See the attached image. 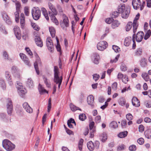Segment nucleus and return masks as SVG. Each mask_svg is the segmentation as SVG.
I'll list each match as a JSON object with an SVG mask.
<instances>
[{
    "instance_id": "32",
    "label": "nucleus",
    "mask_w": 151,
    "mask_h": 151,
    "mask_svg": "<svg viewBox=\"0 0 151 151\" xmlns=\"http://www.w3.org/2000/svg\"><path fill=\"white\" fill-rule=\"evenodd\" d=\"M43 78L44 83L46 84L47 87L48 88H50L51 87L50 83V82H49L48 81L47 78L44 76H43Z\"/></svg>"
},
{
    "instance_id": "6",
    "label": "nucleus",
    "mask_w": 151,
    "mask_h": 151,
    "mask_svg": "<svg viewBox=\"0 0 151 151\" xmlns=\"http://www.w3.org/2000/svg\"><path fill=\"white\" fill-rule=\"evenodd\" d=\"M34 36H35V40L37 45L40 47L43 46L42 42L40 37L39 35L36 33L34 32Z\"/></svg>"
},
{
    "instance_id": "41",
    "label": "nucleus",
    "mask_w": 151,
    "mask_h": 151,
    "mask_svg": "<svg viewBox=\"0 0 151 151\" xmlns=\"http://www.w3.org/2000/svg\"><path fill=\"white\" fill-rule=\"evenodd\" d=\"M142 50L141 48L137 49L135 52V55L137 56H139L142 55Z\"/></svg>"
},
{
    "instance_id": "44",
    "label": "nucleus",
    "mask_w": 151,
    "mask_h": 151,
    "mask_svg": "<svg viewBox=\"0 0 151 151\" xmlns=\"http://www.w3.org/2000/svg\"><path fill=\"white\" fill-rule=\"evenodd\" d=\"M151 34V31L150 29L148 30L146 33L144 39L145 40H147L150 36Z\"/></svg>"
},
{
    "instance_id": "25",
    "label": "nucleus",
    "mask_w": 151,
    "mask_h": 151,
    "mask_svg": "<svg viewBox=\"0 0 151 151\" xmlns=\"http://www.w3.org/2000/svg\"><path fill=\"white\" fill-rule=\"evenodd\" d=\"M27 86L30 88H32L34 86L33 81L31 78H28L27 81Z\"/></svg>"
},
{
    "instance_id": "63",
    "label": "nucleus",
    "mask_w": 151,
    "mask_h": 151,
    "mask_svg": "<svg viewBox=\"0 0 151 151\" xmlns=\"http://www.w3.org/2000/svg\"><path fill=\"white\" fill-rule=\"evenodd\" d=\"M32 26L35 30L37 31H38L40 29V28L35 24H32Z\"/></svg>"
},
{
    "instance_id": "2",
    "label": "nucleus",
    "mask_w": 151,
    "mask_h": 151,
    "mask_svg": "<svg viewBox=\"0 0 151 151\" xmlns=\"http://www.w3.org/2000/svg\"><path fill=\"white\" fill-rule=\"evenodd\" d=\"M118 11L119 13L122 14V17L124 19L127 18L129 16L130 10L125 7V4H123L119 5Z\"/></svg>"
},
{
    "instance_id": "4",
    "label": "nucleus",
    "mask_w": 151,
    "mask_h": 151,
    "mask_svg": "<svg viewBox=\"0 0 151 151\" xmlns=\"http://www.w3.org/2000/svg\"><path fill=\"white\" fill-rule=\"evenodd\" d=\"M32 14L33 18L35 20H38L41 16V11L37 7H34L32 10Z\"/></svg>"
},
{
    "instance_id": "21",
    "label": "nucleus",
    "mask_w": 151,
    "mask_h": 151,
    "mask_svg": "<svg viewBox=\"0 0 151 151\" xmlns=\"http://www.w3.org/2000/svg\"><path fill=\"white\" fill-rule=\"evenodd\" d=\"M48 6L49 8L51 11V12H51L53 14H54L55 15H57V12L52 4L51 3H48Z\"/></svg>"
},
{
    "instance_id": "15",
    "label": "nucleus",
    "mask_w": 151,
    "mask_h": 151,
    "mask_svg": "<svg viewBox=\"0 0 151 151\" xmlns=\"http://www.w3.org/2000/svg\"><path fill=\"white\" fill-rule=\"evenodd\" d=\"M19 56L23 60L26 64L28 66H30L31 65V64L29 59L25 55L22 53H20Z\"/></svg>"
},
{
    "instance_id": "43",
    "label": "nucleus",
    "mask_w": 151,
    "mask_h": 151,
    "mask_svg": "<svg viewBox=\"0 0 151 151\" xmlns=\"http://www.w3.org/2000/svg\"><path fill=\"white\" fill-rule=\"evenodd\" d=\"M132 22H128L126 27V30L127 31H129L132 27Z\"/></svg>"
},
{
    "instance_id": "24",
    "label": "nucleus",
    "mask_w": 151,
    "mask_h": 151,
    "mask_svg": "<svg viewBox=\"0 0 151 151\" xmlns=\"http://www.w3.org/2000/svg\"><path fill=\"white\" fill-rule=\"evenodd\" d=\"M132 41V38L131 37H128L126 38L125 39L124 44L126 46H129Z\"/></svg>"
},
{
    "instance_id": "9",
    "label": "nucleus",
    "mask_w": 151,
    "mask_h": 151,
    "mask_svg": "<svg viewBox=\"0 0 151 151\" xmlns=\"http://www.w3.org/2000/svg\"><path fill=\"white\" fill-rule=\"evenodd\" d=\"M52 40L50 37H48L46 40V45L48 49L51 52H53L54 49V46L51 42Z\"/></svg>"
},
{
    "instance_id": "47",
    "label": "nucleus",
    "mask_w": 151,
    "mask_h": 151,
    "mask_svg": "<svg viewBox=\"0 0 151 151\" xmlns=\"http://www.w3.org/2000/svg\"><path fill=\"white\" fill-rule=\"evenodd\" d=\"M79 118L80 120L83 121L86 118V116L85 114H82L79 115Z\"/></svg>"
},
{
    "instance_id": "54",
    "label": "nucleus",
    "mask_w": 151,
    "mask_h": 151,
    "mask_svg": "<svg viewBox=\"0 0 151 151\" xmlns=\"http://www.w3.org/2000/svg\"><path fill=\"white\" fill-rule=\"evenodd\" d=\"M129 149L130 151H135L136 150V147L134 145H132L129 147Z\"/></svg>"
},
{
    "instance_id": "22",
    "label": "nucleus",
    "mask_w": 151,
    "mask_h": 151,
    "mask_svg": "<svg viewBox=\"0 0 151 151\" xmlns=\"http://www.w3.org/2000/svg\"><path fill=\"white\" fill-rule=\"evenodd\" d=\"M87 146L90 151H93L95 148L94 143L92 141H90L87 143Z\"/></svg>"
},
{
    "instance_id": "48",
    "label": "nucleus",
    "mask_w": 151,
    "mask_h": 151,
    "mask_svg": "<svg viewBox=\"0 0 151 151\" xmlns=\"http://www.w3.org/2000/svg\"><path fill=\"white\" fill-rule=\"evenodd\" d=\"M57 9L60 14L63 16V14H65L63 13V10L62 7L60 6H57Z\"/></svg>"
},
{
    "instance_id": "55",
    "label": "nucleus",
    "mask_w": 151,
    "mask_h": 151,
    "mask_svg": "<svg viewBox=\"0 0 151 151\" xmlns=\"http://www.w3.org/2000/svg\"><path fill=\"white\" fill-rule=\"evenodd\" d=\"M127 124V121L125 120H123L122 121L121 125L122 128L126 127Z\"/></svg>"
},
{
    "instance_id": "59",
    "label": "nucleus",
    "mask_w": 151,
    "mask_h": 151,
    "mask_svg": "<svg viewBox=\"0 0 151 151\" xmlns=\"http://www.w3.org/2000/svg\"><path fill=\"white\" fill-rule=\"evenodd\" d=\"M113 20L114 19L112 17L111 18H108L106 19V22L108 24H110L111 23H112V22Z\"/></svg>"
},
{
    "instance_id": "62",
    "label": "nucleus",
    "mask_w": 151,
    "mask_h": 151,
    "mask_svg": "<svg viewBox=\"0 0 151 151\" xmlns=\"http://www.w3.org/2000/svg\"><path fill=\"white\" fill-rule=\"evenodd\" d=\"M95 147L97 149H98L99 148L100 143L99 141H96L94 143Z\"/></svg>"
},
{
    "instance_id": "46",
    "label": "nucleus",
    "mask_w": 151,
    "mask_h": 151,
    "mask_svg": "<svg viewBox=\"0 0 151 151\" xmlns=\"http://www.w3.org/2000/svg\"><path fill=\"white\" fill-rule=\"evenodd\" d=\"M14 15L15 16L16 21L17 22H19V11L16 10V12L14 13Z\"/></svg>"
},
{
    "instance_id": "27",
    "label": "nucleus",
    "mask_w": 151,
    "mask_h": 151,
    "mask_svg": "<svg viewBox=\"0 0 151 151\" xmlns=\"http://www.w3.org/2000/svg\"><path fill=\"white\" fill-rule=\"evenodd\" d=\"M145 137L147 139L151 138V129L146 130L144 132Z\"/></svg>"
},
{
    "instance_id": "35",
    "label": "nucleus",
    "mask_w": 151,
    "mask_h": 151,
    "mask_svg": "<svg viewBox=\"0 0 151 151\" xmlns=\"http://www.w3.org/2000/svg\"><path fill=\"white\" fill-rule=\"evenodd\" d=\"M142 77L144 79L145 81H148L150 79V77L148 74L147 73H143L142 75Z\"/></svg>"
},
{
    "instance_id": "49",
    "label": "nucleus",
    "mask_w": 151,
    "mask_h": 151,
    "mask_svg": "<svg viewBox=\"0 0 151 151\" xmlns=\"http://www.w3.org/2000/svg\"><path fill=\"white\" fill-rule=\"evenodd\" d=\"M0 86H1L3 89L6 88V86L5 83L4 81L3 80H0Z\"/></svg>"
},
{
    "instance_id": "39",
    "label": "nucleus",
    "mask_w": 151,
    "mask_h": 151,
    "mask_svg": "<svg viewBox=\"0 0 151 151\" xmlns=\"http://www.w3.org/2000/svg\"><path fill=\"white\" fill-rule=\"evenodd\" d=\"M18 92L21 96H22L23 95L25 94L26 93V91L25 89L22 88L18 90Z\"/></svg>"
},
{
    "instance_id": "14",
    "label": "nucleus",
    "mask_w": 151,
    "mask_h": 151,
    "mask_svg": "<svg viewBox=\"0 0 151 151\" xmlns=\"http://www.w3.org/2000/svg\"><path fill=\"white\" fill-rule=\"evenodd\" d=\"M2 16L3 19L8 24H11V22L10 19L7 15V14L5 12H3L2 13Z\"/></svg>"
},
{
    "instance_id": "36",
    "label": "nucleus",
    "mask_w": 151,
    "mask_h": 151,
    "mask_svg": "<svg viewBox=\"0 0 151 151\" xmlns=\"http://www.w3.org/2000/svg\"><path fill=\"white\" fill-rule=\"evenodd\" d=\"M127 131L122 132L118 134V136L121 138H123L126 137L127 134Z\"/></svg>"
},
{
    "instance_id": "33",
    "label": "nucleus",
    "mask_w": 151,
    "mask_h": 151,
    "mask_svg": "<svg viewBox=\"0 0 151 151\" xmlns=\"http://www.w3.org/2000/svg\"><path fill=\"white\" fill-rule=\"evenodd\" d=\"M119 24V23L117 20H113L112 22L111 26L112 28L114 29L116 27H118Z\"/></svg>"
},
{
    "instance_id": "16",
    "label": "nucleus",
    "mask_w": 151,
    "mask_h": 151,
    "mask_svg": "<svg viewBox=\"0 0 151 151\" xmlns=\"http://www.w3.org/2000/svg\"><path fill=\"white\" fill-rule=\"evenodd\" d=\"M99 55L96 53H94L92 56V59L95 64H97L99 63Z\"/></svg>"
},
{
    "instance_id": "60",
    "label": "nucleus",
    "mask_w": 151,
    "mask_h": 151,
    "mask_svg": "<svg viewBox=\"0 0 151 151\" xmlns=\"http://www.w3.org/2000/svg\"><path fill=\"white\" fill-rule=\"evenodd\" d=\"M112 88L114 90H116L117 88V83L116 82H114L112 85Z\"/></svg>"
},
{
    "instance_id": "10",
    "label": "nucleus",
    "mask_w": 151,
    "mask_h": 151,
    "mask_svg": "<svg viewBox=\"0 0 151 151\" xmlns=\"http://www.w3.org/2000/svg\"><path fill=\"white\" fill-rule=\"evenodd\" d=\"M132 4L134 9H140L141 2L140 0H132Z\"/></svg>"
},
{
    "instance_id": "52",
    "label": "nucleus",
    "mask_w": 151,
    "mask_h": 151,
    "mask_svg": "<svg viewBox=\"0 0 151 151\" xmlns=\"http://www.w3.org/2000/svg\"><path fill=\"white\" fill-rule=\"evenodd\" d=\"M112 47L113 49L115 52H119V51H120L119 50L120 48L118 46L116 45H113Z\"/></svg>"
},
{
    "instance_id": "3",
    "label": "nucleus",
    "mask_w": 151,
    "mask_h": 151,
    "mask_svg": "<svg viewBox=\"0 0 151 151\" xmlns=\"http://www.w3.org/2000/svg\"><path fill=\"white\" fill-rule=\"evenodd\" d=\"M2 145L4 148L8 151L13 150L15 147L14 145L8 139H4L3 141Z\"/></svg>"
},
{
    "instance_id": "19",
    "label": "nucleus",
    "mask_w": 151,
    "mask_h": 151,
    "mask_svg": "<svg viewBox=\"0 0 151 151\" xmlns=\"http://www.w3.org/2000/svg\"><path fill=\"white\" fill-rule=\"evenodd\" d=\"M41 62L39 58H38L36 62L34 63V66L37 73V75L40 74V72L38 68V64H40Z\"/></svg>"
},
{
    "instance_id": "45",
    "label": "nucleus",
    "mask_w": 151,
    "mask_h": 151,
    "mask_svg": "<svg viewBox=\"0 0 151 151\" xmlns=\"http://www.w3.org/2000/svg\"><path fill=\"white\" fill-rule=\"evenodd\" d=\"M24 13L26 16H29V8L28 6H25L24 9Z\"/></svg>"
},
{
    "instance_id": "7",
    "label": "nucleus",
    "mask_w": 151,
    "mask_h": 151,
    "mask_svg": "<svg viewBox=\"0 0 151 151\" xmlns=\"http://www.w3.org/2000/svg\"><path fill=\"white\" fill-rule=\"evenodd\" d=\"M107 46V43L106 41H101L97 44V48L98 50L103 51L105 49Z\"/></svg>"
},
{
    "instance_id": "11",
    "label": "nucleus",
    "mask_w": 151,
    "mask_h": 151,
    "mask_svg": "<svg viewBox=\"0 0 151 151\" xmlns=\"http://www.w3.org/2000/svg\"><path fill=\"white\" fill-rule=\"evenodd\" d=\"M11 69L14 76L16 78L19 79L20 78V75L19 73L17 67L15 66H13L12 68Z\"/></svg>"
},
{
    "instance_id": "20",
    "label": "nucleus",
    "mask_w": 151,
    "mask_h": 151,
    "mask_svg": "<svg viewBox=\"0 0 151 151\" xmlns=\"http://www.w3.org/2000/svg\"><path fill=\"white\" fill-rule=\"evenodd\" d=\"M132 103L133 106L136 107H139L140 106L139 101L138 99L135 97H134L132 100Z\"/></svg>"
},
{
    "instance_id": "51",
    "label": "nucleus",
    "mask_w": 151,
    "mask_h": 151,
    "mask_svg": "<svg viewBox=\"0 0 151 151\" xmlns=\"http://www.w3.org/2000/svg\"><path fill=\"white\" fill-rule=\"evenodd\" d=\"M119 12L117 11H114L112 14L111 17L113 18H115L117 17L119 15Z\"/></svg>"
},
{
    "instance_id": "37",
    "label": "nucleus",
    "mask_w": 151,
    "mask_h": 151,
    "mask_svg": "<svg viewBox=\"0 0 151 151\" xmlns=\"http://www.w3.org/2000/svg\"><path fill=\"white\" fill-rule=\"evenodd\" d=\"M56 38L57 40V45L56 46V47L58 51L60 52H61V49L60 47V45L59 44V41L57 37H56Z\"/></svg>"
},
{
    "instance_id": "58",
    "label": "nucleus",
    "mask_w": 151,
    "mask_h": 151,
    "mask_svg": "<svg viewBox=\"0 0 151 151\" xmlns=\"http://www.w3.org/2000/svg\"><path fill=\"white\" fill-rule=\"evenodd\" d=\"M95 122L96 123H99L101 121V117L100 116H96L95 119Z\"/></svg>"
},
{
    "instance_id": "57",
    "label": "nucleus",
    "mask_w": 151,
    "mask_h": 151,
    "mask_svg": "<svg viewBox=\"0 0 151 151\" xmlns=\"http://www.w3.org/2000/svg\"><path fill=\"white\" fill-rule=\"evenodd\" d=\"M135 34H134L132 36V41L133 42V48L135 49L136 46V43L135 42Z\"/></svg>"
},
{
    "instance_id": "1",
    "label": "nucleus",
    "mask_w": 151,
    "mask_h": 151,
    "mask_svg": "<svg viewBox=\"0 0 151 151\" xmlns=\"http://www.w3.org/2000/svg\"><path fill=\"white\" fill-rule=\"evenodd\" d=\"M54 82L56 84H58V87L59 88L62 82L63 77L62 76H59L60 72L57 66H54Z\"/></svg>"
},
{
    "instance_id": "13",
    "label": "nucleus",
    "mask_w": 151,
    "mask_h": 151,
    "mask_svg": "<svg viewBox=\"0 0 151 151\" xmlns=\"http://www.w3.org/2000/svg\"><path fill=\"white\" fill-rule=\"evenodd\" d=\"M144 36V33L142 32H138L136 36V40L137 42H140L143 39Z\"/></svg>"
},
{
    "instance_id": "61",
    "label": "nucleus",
    "mask_w": 151,
    "mask_h": 151,
    "mask_svg": "<svg viewBox=\"0 0 151 151\" xmlns=\"http://www.w3.org/2000/svg\"><path fill=\"white\" fill-rule=\"evenodd\" d=\"M145 105L147 107H151V102L149 101H146L145 102Z\"/></svg>"
},
{
    "instance_id": "26",
    "label": "nucleus",
    "mask_w": 151,
    "mask_h": 151,
    "mask_svg": "<svg viewBox=\"0 0 151 151\" xmlns=\"http://www.w3.org/2000/svg\"><path fill=\"white\" fill-rule=\"evenodd\" d=\"M87 101L88 104L90 105L92 104L94 101V97L92 95L88 96L87 98Z\"/></svg>"
},
{
    "instance_id": "50",
    "label": "nucleus",
    "mask_w": 151,
    "mask_h": 151,
    "mask_svg": "<svg viewBox=\"0 0 151 151\" xmlns=\"http://www.w3.org/2000/svg\"><path fill=\"white\" fill-rule=\"evenodd\" d=\"M16 87L18 90L23 88L22 83L18 82H17Z\"/></svg>"
},
{
    "instance_id": "34",
    "label": "nucleus",
    "mask_w": 151,
    "mask_h": 151,
    "mask_svg": "<svg viewBox=\"0 0 151 151\" xmlns=\"http://www.w3.org/2000/svg\"><path fill=\"white\" fill-rule=\"evenodd\" d=\"M109 126L111 128L115 129L118 127V125L116 122L113 121L110 124Z\"/></svg>"
},
{
    "instance_id": "64",
    "label": "nucleus",
    "mask_w": 151,
    "mask_h": 151,
    "mask_svg": "<svg viewBox=\"0 0 151 151\" xmlns=\"http://www.w3.org/2000/svg\"><path fill=\"white\" fill-rule=\"evenodd\" d=\"M137 142L140 145H142L144 142V139L143 138H140L137 140Z\"/></svg>"
},
{
    "instance_id": "31",
    "label": "nucleus",
    "mask_w": 151,
    "mask_h": 151,
    "mask_svg": "<svg viewBox=\"0 0 151 151\" xmlns=\"http://www.w3.org/2000/svg\"><path fill=\"white\" fill-rule=\"evenodd\" d=\"M101 141L103 142H105L107 139V136L105 133H103L101 136Z\"/></svg>"
},
{
    "instance_id": "30",
    "label": "nucleus",
    "mask_w": 151,
    "mask_h": 151,
    "mask_svg": "<svg viewBox=\"0 0 151 151\" xmlns=\"http://www.w3.org/2000/svg\"><path fill=\"white\" fill-rule=\"evenodd\" d=\"M49 30L52 37H54L55 36V28L53 27H49Z\"/></svg>"
},
{
    "instance_id": "53",
    "label": "nucleus",
    "mask_w": 151,
    "mask_h": 151,
    "mask_svg": "<svg viewBox=\"0 0 151 151\" xmlns=\"http://www.w3.org/2000/svg\"><path fill=\"white\" fill-rule=\"evenodd\" d=\"M10 76V75L8 72L6 71L5 72V77L7 81H9V80H11Z\"/></svg>"
},
{
    "instance_id": "29",
    "label": "nucleus",
    "mask_w": 151,
    "mask_h": 151,
    "mask_svg": "<svg viewBox=\"0 0 151 151\" xmlns=\"http://www.w3.org/2000/svg\"><path fill=\"white\" fill-rule=\"evenodd\" d=\"M147 60L144 58H142L140 60V65L142 67H145L147 65Z\"/></svg>"
},
{
    "instance_id": "23",
    "label": "nucleus",
    "mask_w": 151,
    "mask_h": 151,
    "mask_svg": "<svg viewBox=\"0 0 151 151\" xmlns=\"http://www.w3.org/2000/svg\"><path fill=\"white\" fill-rule=\"evenodd\" d=\"M25 18L24 15L23 13H22L20 15V24L22 28L24 27L25 23Z\"/></svg>"
},
{
    "instance_id": "28",
    "label": "nucleus",
    "mask_w": 151,
    "mask_h": 151,
    "mask_svg": "<svg viewBox=\"0 0 151 151\" xmlns=\"http://www.w3.org/2000/svg\"><path fill=\"white\" fill-rule=\"evenodd\" d=\"M41 10L43 15L45 18L46 20H49V18L48 16V14L46 9L44 8H42Z\"/></svg>"
},
{
    "instance_id": "18",
    "label": "nucleus",
    "mask_w": 151,
    "mask_h": 151,
    "mask_svg": "<svg viewBox=\"0 0 151 151\" xmlns=\"http://www.w3.org/2000/svg\"><path fill=\"white\" fill-rule=\"evenodd\" d=\"M49 14L50 17L51 18V21L54 23L56 25H57L58 24L59 22L57 19L56 18L54 14H53L50 11L49 12Z\"/></svg>"
},
{
    "instance_id": "42",
    "label": "nucleus",
    "mask_w": 151,
    "mask_h": 151,
    "mask_svg": "<svg viewBox=\"0 0 151 151\" xmlns=\"http://www.w3.org/2000/svg\"><path fill=\"white\" fill-rule=\"evenodd\" d=\"M126 102L125 100L123 98L120 99L119 100V104L122 106H124L125 105Z\"/></svg>"
},
{
    "instance_id": "56",
    "label": "nucleus",
    "mask_w": 151,
    "mask_h": 151,
    "mask_svg": "<svg viewBox=\"0 0 151 151\" xmlns=\"http://www.w3.org/2000/svg\"><path fill=\"white\" fill-rule=\"evenodd\" d=\"M127 119L129 121L132 120L133 119V116L130 114H128L126 115Z\"/></svg>"
},
{
    "instance_id": "40",
    "label": "nucleus",
    "mask_w": 151,
    "mask_h": 151,
    "mask_svg": "<svg viewBox=\"0 0 151 151\" xmlns=\"http://www.w3.org/2000/svg\"><path fill=\"white\" fill-rule=\"evenodd\" d=\"M70 107L71 110L73 111H75L77 110H79L81 111V109L72 104H70Z\"/></svg>"
},
{
    "instance_id": "38",
    "label": "nucleus",
    "mask_w": 151,
    "mask_h": 151,
    "mask_svg": "<svg viewBox=\"0 0 151 151\" xmlns=\"http://www.w3.org/2000/svg\"><path fill=\"white\" fill-rule=\"evenodd\" d=\"M137 22H136V21H134L133 22V32L134 33L135 32H136L137 29V27L138 26V24L137 23Z\"/></svg>"
},
{
    "instance_id": "5",
    "label": "nucleus",
    "mask_w": 151,
    "mask_h": 151,
    "mask_svg": "<svg viewBox=\"0 0 151 151\" xmlns=\"http://www.w3.org/2000/svg\"><path fill=\"white\" fill-rule=\"evenodd\" d=\"M7 102L6 107L7 113L8 114L11 115L13 111L12 102V100L10 99H8L7 100Z\"/></svg>"
},
{
    "instance_id": "8",
    "label": "nucleus",
    "mask_w": 151,
    "mask_h": 151,
    "mask_svg": "<svg viewBox=\"0 0 151 151\" xmlns=\"http://www.w3.org/2000/svg\"><path fill=\"white\" fill-rule=\"evenodd\" d=\"M63 23L60 24L61 27L64 29L65 26L66 27H68L69 26V20L68 17L65 14H63Z\"/></svg>"
},
{
    "instance_id": "12",
    "label": "nucleus",
    "mask_w": 151,
    "mask_h": 151,
    "mask_svg": "<svg viewBox=\"0 0 151 151\" xmlns=\"http://www.w3.org/2000/svg\"><path fill=\"white\" fill-rule=\"evenodd\" d=\"M14 32L17 38L19 40L21 39V33L19 28L17 26H15L14 28Z\"/></svg>"
},
{
    "instance_id": "17",
    "label": "nucleus",
    "mask_w": 151,
    "mask_h": 151,
    "mask_svg": "<svg viewBox=\"0 0 151 151\" xmlns=\"http://www.w3.org/2000/svg\"><path fill=\"white\" fill-rule=\"evenodd\" d=\"M23 108L27 112L32 113V109L29 106L27 103L24 102L23 104Z\"/></svg>"
}]
</instances>
